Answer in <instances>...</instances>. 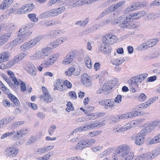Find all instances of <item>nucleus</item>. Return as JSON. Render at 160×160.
I'll use <instances>...</instances> for the list:
<instances>
[{
  "mask_svg": "<svg viewBox=\"0 0 160 160\" xmlns=\"http://www.w3.org/2000/svg\"><path fill=\"white\" fill-rule=\"evenodd\" d=\"M28 27L23 26L18 31V37L10 42L11 46L14 47L26 41L32 34L31 31L28 30Z\"/></svg>",
  "mask_w": 160,
  "mask_h": 160,
  "instance_id": "obj_1",
  "label": "nucleus"
},
{
  "mask_svg": "<svg viewBox=\"0 0 160 160\" xmlns=\"http://www.w3.org/2000/svg\"><path fill=\"white\" fill-rule=\"evenodd\" d=\"M130 148L128 145L123 144L117 147L115 151L116 155L124 158L125 160H129L134 157L133 153L130 152Z\"/></svg>",
  "mask_w": 160,
  "mask_h": 160,
  "instance_id": "obj_2",
  "label": "nucleus"
},
{
  "mask_svg": "<svg viewBox=\"0 0 160 160\" xmlns=\"http://www.w3.org/2000/svg\"><path fill=\"white\" fill-rule=\"evenodd\" d=\"M65 9V7H61L50 9L40 14V17L41 18H45L50 17L57 16L63 12Z\"/></svg>",
  "mask_w": 160,
  "mask_h": 160,
  "instance_id": "obj_3",
  "label": "nucleus"
},
{
  "mask_svg": "<svg viewBox=\"0 0 160 160\" xmlns=\"http://www.w3.org/2000/svg\"><path fill=\"white\" fill-rule=\"evenodd\" d=\"M43 36L39 35L23 43L20 47L21 50H28L35 47L42 39Z\"/></svg>",
  "mask_w": 160,
  "mask_h": 160,
  "instance_id": "obj_4",
  "label": "nucleus"
},
{
  "mask_svg": "<svg viewBox=\"0 0 160 160\" xmlns=\"http://www.w3.org/2000/svg\"><path fill=\"white\" fill-rule=\"evenodd\" d=\"M49 49L46 48L42 49L31 55L30 57V59L32 60H39L44 59L49 55Z\"/></svg>",
  "mask_w": 160,
  "mask_h": 160,
  "instance_id": "obj_5",
  "label": "nucleus"
},
{
  "mask_svg": "<svg viewBox=\"0 0 160 160\" xmlns=\"http://www.w3.org/2000/svg\"><path fill=\"white\" fill-rule=\"evenodd\" d=\"M147 133V129L143 128L137 135H132L131 138L132 139L134 140V143L136 144L140 145L144 143L145 137Z\"/></svg>",
  "mask_w": 160,
  "mask_h": 160,
  "instance_id": "obj_6",
  "label": "nucleus"
},
{
  "mask_svg": "<svg viewBox=\"0 0 160 160\" xmlns=\"http://www.w3.org/2000/svg\"><path fill=\"white\" fill-rule=\"evenodd\" d=\"M132 17L129 15H127L126 17V19L120 25V27L122 28L131 29L137 28L138 25L134 22H132Z\"/></svg>",
  "mask_w": 160,
  "mask_h": 160,
  "instance_id": "obj_7",
  "label": "nucleus"
},
{
  "mask_svg": "<svg viewBox=\"0 0 160 160\" xmlns=\"http://www.w3.org/2000/svg\"><path fill=\"white\" fill-rule=\"evenodd\" d=\"M158 41L157 38L148 40L138 46L137 49L139 51L144 50L155 46Z\"/></svg>",
  "mask_w": 160,
  "mask_h": 160,
  "instance_id": "obj_8",
  "label": "nucleus"
},
{
  "mask_svg": "<svg viewBox=\"0 0 160 160\" xmlns=\"http://www.w3.org/2000/svg\"><path fill=\"white\" fill-rule=\"evenodd\" d=\"M124 1H121L113 4L106 9L100 15V18L108 14L109 12L114 11L118 9L125 3Z\"/></svg>",
  "mask_w": 160,
  "mask_h": 160,
  "instance_id": "obj_9",
  "label": "nucleus"
},
{
  "mask_svg": "<svg viewBox=\"0 0 160 160\" xmlns=\"http://www.w3.org/2000/svg\"><path fill=\"white\" fill-rule=\"evenodd\" d=\"M117 40L116 35L111 34H106L102 38V42L105 45H109L115 43Z\"/></svg>",
  "mask_w": 160,
  "mask_h": 160,
  "instance_id": "obj_10",
  "label": "nucleus"
},
{
  "mask_svg": "<svg viewBox=\"0 0 160 160\" xmlns=\"http://www.w3.org/2000/svg\"><path fill=\"white\" fill-rule=\"evenodd\" d=\"M77 50H72L66 56L62 62L64 65H68L75 58Z\"/></svg>",
  "mask_w": 160,
  "mask_h": 160,
  "instance_id": "obj_11",
  "label": "nucleus"
},
{
  "mask_svg": "<svg viewBox=\"0 0 160 160\" xmlns=\"http://www.w3.org/2000/svg\"><path fill=\"white\" fill-rule=\"evenodd\" d=\"M59 56V53H56L52 54L44 61V64L48 67L52 66L57 61Z\"/></svg>",
  "mask_w": 160,
  "mask_h": 160,
  "instance_id": "obj_12",
  "label": "nucleus"
},
{
  "mask_svg": "<svg viewBox=\"0 0 160 160\" xmlns=\"http://www.w3.org/2000/svg\"><path fill=\"white\" fill-rule=\"evenodd\" d=\"M99 103L101 105L104 106L106 109L112 108L116 106V104L114 103V99H113L101 100L99 101Z\"/></svg>",
  "mask_w": 160,
  "mask_h": 160,
  "instance_id": "obj_13",
  "label": "nucleus"
},
{
  "mask_svg": "<svg viewBox=\"0 0 160 160\" xmlns=\"http://www.w3.org/2000/svg\"><path fill=\"white\" fill-rule=\"evenodd\" d=\"M19 149L13 147H8L5 150V152L7 156L10 158L15 157L18 153Z\"/></svg>",
  "mask_w": 160,
  "mask_h": 160,
  "instance_id": "obj_14",
  "label": "nucleus"
},
{
  "mask_svg": "<svg viewBox=\"0 0 160 160\" xmlns=\"http://www.w3.org/2000/svg\"><path fill=\"white\" fill-rule=\"evenodd\" d=\"M8 74L10 76V80L11 81L10 82L11 84L9 85L12 87H13L16 88L18 87V82L17 81V79L15 76L14 73L10 70L7 71Z\"/></svg>",
  "mask_w": 160,
  "mask_h": 160,
  "instance_id": "obj_15",
  "label": "nucleus"
},
{
  "mask_svg": "<svg viewBox=\"0 0 160 160\" xmlns=\"http://www.w3.org/2000/svg\"><path fill=\"white\" fill-rule=\"evenodd\" d=\"M12 35L11 32L5 33L0 37V47L5 44Z\"/></svg>",
  "mask_w": 160,
  "mask_h": 160,
  "instance_id": "obj_16",
  "label": "nucleus"
},
{
  "mask_svg": "<svg viewBox=\"0 0 160 160\" xmlns=\"http://www.w3.org/2000/svg\"><path fill=\"white\" fill-rule=\"evenodd\" d=\"M159 123V121H155L146 123L145 125L146 128H145L147 129V133L148 132H149L152 131L156 128Z\"/></svg>",
  "mask_w": 160,
  "mask_h": 160,
  "instance_id": "obj_17",
  "label": "nucleus"
},
{
  "mask_svg": "<svg viewBox=\"0 0 160 160\" xmlns=\"http://www.w3.org/2000/svg\"><path fill=\"white\" fill-rule=\"evenodd\" d=\"M22 60L19 54L17 55L9 61L6 64L7 68H9L13 66L15 63H17Z\"/></svg>",
  "mask_w": 160,
  "mask_h": 160,
  "instance_id": "obj_18",
  "label": "nucleus"
},
{
  "mask_svg": "<svg viewBox=\"0 0 160 160\" xmlns=\"http://www.w3.org/2000/svg\"><path fill=\"white\" fill-rule=\"evenodd\" d=\"M112 86L110 82H107L104 83L96 92L97 94H100L111 89Z\"/></svg>",
  "mask_w": 160,
  "mask_h": 160,
  "instance_id": "obj_19",
  "label": "nucleus"
},
{
  "mask_svg": "<svg viewBox=\"0 0 160 160\" xmlns=\"http://www.w3.org/2000/svg\"><path fill=\"white\" fill-rule=\"evenodd\" d=\"M26 70L31 76H35L37 74V70L34 65L32 63H29L28 64L26 68Z\"/></svg>",
  "mask_w": 160,
  "mask_h": 160,
  "instance_id": "obj_20",
  "label": "nucleus"
},
{
  "mask_svg": "<svg viewBox=\"0 0 160 160\" xmlns=\"http://www.w3.org/2000/svg\"><path fill=\"white\" fill-rule=\"evenodd\" d=\"M105 113L104 112H96L93 113L87 114L86 117L87 119L90 120H94L95 119L105 115Z\"/></svg>",
  "mask_w": 160,
  "mask_h": 160,
  "instance_id": "obj_21",
  "label": "nucleus"
},
{
  "mask_svg": "<svg viewBox=\"0 0 160 160\" xmlns=\"http://www.w3.org/2000/svg\"><path fill=\"white\" fill-rule=\"evenodd\" d=\"M14 0H3L0 5V10L8 9Z\"/></svg>",
  "mask_w": 160,
  "mask_h": 160,
  "instance_id": "obj_22",
  "label": "nucleus"
},
{
  "mask_svg": "<svg viewBox=\"0 0 160 160\" xmlns=\"http://www.w3.org/2000/svg\"><path fill=\"white\" fill-rule=\"evenodd\" d=\"M146 12L144 11H141L137 12L134 13H132L131 14L129 15L132 17V18H133L135 19H138L141 18L145 15H146Z\"/></svg>",
  "mask_w": 160,
  "mask_h": 160,
  "instance_id": "obj_23",
  "label": "nucleus"
},
{
  "mask_svg": "<svg viewBox=\"0 0 160 160\" xmlns=\"http://www.w3.org/2000/svg\"><path fill=\"white\" fill-rule=\"evenodd\" d=\"M9 52L8 51H3L0 53V63L7 61L9 58Z\"/></svg>",
  "mask_w": 160,
  "mask_h": 160,
  "instance_id": "obj_24",
  "label": "nucleus"
},
{
  "mask_svg": "<svg viewBox=\"0 0 160 160\" xmlns=\"http://www.w3.org/2000/svg\"><path fill=\"white\" fill-rule=\"evenodd\" d=\"M81 80L82 82L87 86H89L91 84V80L86 74H84L82 76Z\"/></svg>",
  "mask_w": 160,
  "mask_h": 160,
  "instance_id": "obj_25",
  "label": "nucleus"
},
{
  "mask_svg": "<svg viewBox=\"0 0 160 160\" xmlns=\"http://www.w3.org/2000/svg\"><path fill=\"white\" fill-rule=\"evenodd\" d=\"M59 23V21L58 20L52 21L51 20H46L42 21L41 23L44 26H50L54 25Z\"/></svg>",
  "mask_w": 160,
  "mask_h": 160,
  "instance_id": "obj_26",
  "label": "nucleus"
},
{
  "mask_svg": "<svg viewBox=\"0 0 160 160\" xmlns=\"http://www.w3.org/2000/svg\"><path fill=\"white\" fill-rule=\"evenodd\" d=\"M40 95V98L41 100H43L47 103L51 102L53 99L50 96L49 93Z\"/></svg>",
  "mask_w": 160,
  "mask_h": 160,
  "instance_id": "obj_27",
  "label": "nucleus"
},
{
  "mask_svg": "<svg viewBox=\"0 0 160 160\" xmlns=\"http://www.w3.org/2000/svg\"><path fill=\"white\" fill-rule=\"evenodd\" d=\"M160 142V133L159 134L150 140L148 143V145H151L157 144Z\"/></svg>",
  "mask_w": 160,
  "mask_h": 160,
  "instance_id": "obj_28",
  "label": "nucleus"
},
{
  "mask_svg": "<svg viewBox=\"0 0 160 160\" xmlns=\"http://www.w3.org/2000/svg\"><path fill=\"white\" fill-rule=\"evenodd\" d=\"M125 61V59L122 57L117 58L111 61V63L116 66L121 65Z\"/></svg>",
  "mask_w": 160,
  "mask_h": 160,
  "instance_id": "obj_29",
  "label": "nucleus"
},
{
  "mask_svg": "<svg viewBox=\"0 0 160 160\" xmlns=\"http://www.w3.org/2000/svg\"><path fill=\"white\" fill-rule=\"evenodd\" d=\"M140 157L142 160H152L153 159L150 152L145 153L140 155Z\"/></svg>",
  "mask_w": 160,
  "mask_h": 160,
  "instance_id": "obj_30",
  "label": "nucleus"
},
{
  "mask_svg": "<svg viewBox=\"0 0 160 160\" xmlns=\"http://www.w3.org/2000/svg\"><path fill=\"white\" fill-rule=\"evenodd\" d=\"M160 17V13L154 12L149 13L147 15V17L148 20H153Z\"/></svg>",
  "mask_w": 160,
  "mask_h": 160,
  "instance_id": "obj_31",
  "label": "nucleus"
},
{
  "mask_svg": "<svg viewBox=\"0 0 160 160\" xmlns=\"http://www.w3.org/2000/svg\"><path fill=\"white\" fill-rule=\"evenodd\" d=\"M148 74L143 73L135 76L138 82L141 83L142 81L145 80L148 77Z\"/></svg>",
  "mask_w": 160,
  "mask_h": 160,
  "instance_id": "obj_32",
  "label": "nucleus"
},
{
  "mask_svg": "<svg viewBox=\"0 0 160 160\" xmlns=\"http://www.w3.org/2000/svg\"><path fill=\"white\" fill-rule=\"evenodd\" d=\"M6 30H13L15 28V26L13 23L8 22L4 24L2 26Z\"/></svg>",
  "mask_w": 160,
  "mask_h": 160,
  "instance_id": "obj_33",
  "label": "nucleus"
},
{
  "mask_svg": "<svg viewBox=\"0 0 160 160\" xmlns=\"http://www.w3.org/2000/svg\"><path fill=\"white\" fill-rule=\"evenodd\" d=\"M84 4L83 0H73V3L71 5V8Z\"/></svg>",
  "mask_w": 160,
  "mask_h": 160,
  "instance_id": "obj_34",
  "label": "nucleus"
},
{
  "mask_svg": "<svg viewBox=\"0 0 160 160\" xmlns=\"http://www.w3.org/2000/svg\"><path fill=\"white\" fill-rule=\"evenodd\" d=\"M86 148L84 142L83 141L78 142L75 147V149L76 150H82Z\"/></svg>",
  "mask_w": 160,
  "mask_h": 160,
  "instance_id": "obj_35",
  "label": "nucleus"
},
{
  "mask_svg": "<svg viewBox=\"0 0 160 160\" xmlns=\"http://www.w3.org/2000/svg\"><path fill=\"white\" fill-rule=\"evenodd\" d=\"M109 45H101L100 50L104 54H107L111 52V50L108 47Z\"/></svg>",
  "mask_w": 160,
  "mask_h": 160,
  "instance_id": "obj_36",
  "label": "nucleus"
},
{
  "mask_svg": "<svg viewBox=\"0 0 160 160\" xmlns=\"http://www.w3.org/2000/svg\"><path fill=\"white\" fill-rule=\"evenodd\" d=\"M60 34V31L58 30H53L48 34V37L54 38L58 36Z\"/></svg>",
  "mask_w": 160,
  "mask_h": 160,
  "instance_id": "obj_37",
  "label": "nucleus"
},
{
  "mask_svg": "<svg viewBox=\"0 0 160 160\" xmlns=\"http://www.w3.org/2000/svg\"><path fill=\"white\" fill-rule=\"evenodd\" d=\"M8 98L14 102V104L16 106H18L19 104V101L17 98L13 94L9 93L8 95Z\"/></svg>",
  "mask_w": 160,
  "mask_h": 160,
  "instance_id": "obj_38",
  "label": "nucleus"
},
{
  "mask_svg": "<svg viewBox=\"0 0 160 160\" xmlns=\"http://www.w3.org/2000/svg\"><path fill=\"white\" fill-rule=\"evenodd\" d=\"M83 141L87 148L93 144L95 143V140L94 139H89L84 140Z\"/></svg>",
  "mask_w": 160,
  "mask_h": 160,
  "instance_id": "obj_39",
  "label": "nucleus"
},
{
  "mask_svg": "<svg viewBox=\"0 0 160 160\" xmlns=\"http://www.w3.org/2000/svg\"><path fill=\"white\" fill-rule=\"evenodd\" d=\"M24 7L26 8V12L27 13L31 11L34 8V5L32 3H28L23 5Z\"/></svg>",
  "mask_w": 160,
  "mask_h": 160,
  "instance_id": "obj_40",
  "label": "nucleus"
},
{
  "mask_svg": "<svg viewBox=\"0 0 160 160\" xmlns=\"http://www.w3.org/2000/svg\"><path fill=\"white\" fill-rule=\"evenodd\" d=\"M151 153L153 159L157 157L160 154V146L156 148Z\"/></svg>",
  "mask_w": 160,
  "mask_h": 160,
  "instance_id": "obj_41",
  "label": "nucleus"
},
{
  "mask_svg": "<svg viewBox=\"0 0 160 160\" xmlns=\"http://www.w3.org/2000/svg\"><path fill=\"white\" fill-rule=\"evenodd\" d=\"M156 100V98H152L149 99L147 101L143 103L144 107H145V108L149 107L151 104L155 102Z\"/></svg>",
  "mask_w": 160,
  "mask_h": 160,
  "instance_id": "obj_42",
  "label": "nucleus"
},
{
  "mask_svg": "<svg viewBox=\"0 0 160 160\" xmlns=\"http://www.w3.org/2000/svg\"><path fill=\"white\" fill-rule=\"evenodd\" d=\"M17 81L18 82V86L20 84L21 90L22 92H24L26 89V84L22 81L20 79L17 80Z\"/></svg>",
  "mask_w": 160,
  "mask_h": 160,
  "instance_id": "obj_43",
  "label": "nucleus"
},
{
  "mask_svg": "<svg viewBox=\"0 0 160 160\" xmlns=\"http://www.w3.org/2000/svg\"><path fill=\"white\" fill-rule=\"evenodd\" d=\"M89 22V19L88 18H86L82 21H78L75 22V24L81 27L85 26Z\"/></svg>",
  "mask_w": 160,
  "mask_h": 160,
  "instance_id": "obj_44",
  "label": "nucleus"
},
{
  "mask_svg": "<svg viewBox=\"0 0 160 160\" xmlns=\"http://www.w3.org/2000/svg\"><path fill=\"white\" fill-rule=\"evenodd\" d=\"M19 4L17 3L14 5L12 6L10 9H8L9 12V13H12L15 12L17 10L19 6Z\"/></svg>",
  "mask_w": 160,
  "mask_h": 160,
  "instance_id": "obj_45",
  "label": "nucleus"
},
{
  "mask_svg": "<svg viewBox=\"0 0 160 160\" xmlns=\"http://www.w3.org/2000/svg\"><path fill=\"white\" fill-rule=\"evenodd\" d=\"M128 83L129 84H134L138 88V84L135 76L130 78L128 81Z\"/></svg>",
  "mask_w": 160,
  "mask_h": 160,
  "instance_id": "obj_46",
  "label": "nucleus"
},
{
  "mask_svg": "<svg viewBox=\"0 0 160 160\" xmlns=\"http://www.w3.org/2000/svg\"><path fill=\"white\" fill-rule=\"evenodd\" d=\"M72 103L70 102H68L67 104V108L66 109V110L67 112H69L71 111L74 110V108L72 106Z\"/></svg>",
  "mask_w": 160,
  "mask_h": 160,
  "instance_id": "obj_47",
  "label": "nucleus"
},
{
  "mask_svg": "<svg viewBox=\"0 0 160 160\" xmlns=\"http://www.w3.org/2000/svg\"><path fill=\"white\" fill-rule=\"evenodd\" d=\"M85 62L86 66L89 68H90L92 67V62L89 57H87L85 58Z\"/></svg>",
  "mask_w": 160,
  "mask_h": 160,
  "instance_id": "obj_48",
  "label": "nucleus"
},
{
  "mask_svg": "<svg viewBox=\"0 0 160 160\" xmlns=\"http://www.w3.org/2000/svg\"><path fill=\"white\" fill-rule=\"evenodd\" d=\"M63 82V81L61 79H58L57 80L54 85L55 88L58 90L59 88L61 87V85L62 84Z\"/></svg>",
  "mask_w": 160,
  "mask_h": 160,
  "instance_id": "obj_49",
  "label": "nucleus"
},
{
  "mask_svg": "<svg viewBox=\"0 0 160 160\" xmlns=\"http://www.w3.org/2000/svg\"><path fill=\"white\" fill-rule=\"evenodd\" d=\"M132 125L130 122L121 127L122 132L126 131L132 128Z\"/></svg>",
  "mask_w": 160,
  "mask_h": 160,
  "instance_id": "obj_50",
  "label": "nucleus"
},
{
  "mask_svg": "<svg viewBox=\"0 0 160 160\" xmlns=\"http://www.w3.org/2000/svg\"><path fill=\"white\" fill-rule=\"evenodd\" d=\"M73 70L72 74L75 76H77L79 75L80 72V69L79 67H72Z\"/></svg>",
  "mask_w": 160,
  "mask_h": 160,
  "instance_id": "obj_51",
  "label": "nucleus"
},
{
  "mask_svg": "<svg viewBox=\"0 0 160 160\" xmlns=\"http://www.w3.org/2000/svg\"><path fill=\"white\" fill-rule=\"evenodd\" d=\"M28 17L30 20L34 22H37L38 21V18H36V15L34 13L29 14L28 15Z\"/></svg>",
  "mask_w": 160,
  "mask_h": 160,
  "instance_id": "obj_52",
  "label": "nucleus"
},
{
  "mask_svg": "<svg viewBox=\"0 0 160 160\" xmlns=\"http://www.w3.org/2000/svg\"><path fill=\"white\" fill-rule=\"evenodd\" d=\"M132 4V6H129L126 9L124 10L123 13L124 14H126L136 10Z\"/></svg>",
  "mask_w": 160,
  "mask_h": 160,
  "instance_id": "obj_53",
  "label": "nucleus"
},
{
  "mask_svg": "<svg viewBox=\"0 0 160 160\" xmlns=\"http://www.w3.org/2000/svg\"><path fill=\"white\" fill-rule=\"evenodd\" d=\"M58 44H57L56 43V42L55 41L51 42L50 44L49 47H47L46 48H50L49 49V52H50V51L55 48H56L58 46Z\"/></svg>",
  "mask_w": 160,
  "mask_h": 160,
  "instance_id": "obj_54",
  "label": "nucleus"
},
{
  "mask_svg": "<svg viewBox=\"0 0 160 160\" xmlns=\"http://www.w3.org/2000/svg\"><path fill=\"white\" fill-rule=\"evenodd\" d=\"M56 128V127L55 125H53L50 127L48 129V132L50 135H52L54 132Z\"/></svg>",
  "mask_w": 160,
  "mask_h": 160,
  "instance_id": "obj_55",
  "label": "nucleus"
},
{
  "mask_svg": "<svg viewBox=\"0 0 160 160\" xmlns=\"http://www.w3.org/2000/svg\"><path fill=\"white\" fill-rule=\"evenodd\" d=\"M67 40V38L66 37H64L63 38H59L57 40H56L55 41L56 42V43H57V44H58V46H59L60 44L65 42Z\"/></svg>",
  "mask_w": 160,
  "mask_h": 160,
  "instance_id": "obj_56",
  "label": "nucleus"
},
{
  "mask_svg": "<svg viewBox=\"0 0 160 160\" xmlns=\"http://www.w3.org/2000/svg\"><path fill=\"white\" fill-rule=\"evenodd\" d=\"M114 103L116 104L117 103L118 104L120 103L122 101V96L121 95H118L114 99Z\"/></svg>",
  "mask_w": 160,
  "mask_h": 160,
  "instance_id": "obj_57",
  "label": "nucleus"
},
{
  "mask_svg": "<svg viewBox=\"0 0 160 160\" xmlns=\"http://www.w3.org/2000/svg\"><path fill=\"white\" fill-rule=\"evenodd\" d=\"M13 137L14 138L17 139H19L23 137L20 130L17 131L16 132H15Z\"/></svg>",
  "mask_w": 160,
  "mask_h": 160,
  "instance_id": "obj_58",
  "label": "nucleus"
},
{
  "mask_svg": "<svg viewBox=\"0 0 160 160\" xmlns=\"http://www.w3.org/2000/svg\"><path fill=\"white\" fill-rule=\"evenodd\" d=\"M24 123V121H20L17 122H16L13 123L12 125V127L14 128H17L19 126H21Z\"/></svg>",
  "mask_w": 160,
  "mask_h": 160,
  "instance_id": "obj_59",
  "label": "nucleus"
},
{
  "mask_svg": "<svg viewBox=\"0 0 160 160\" xmlns=\"http://www.w3.org/2000/svg\"><path fill=\"white\" fill-rule=\"evenodd\" d=\"M102 132V131H94L90 132L89 134V135L90 137H92L98 135L99 134H101Z\"/></svg>",
  "mask_w": 160,
  "mask_h": 160,
  "instance_id": "obj_60",
  "label": "nucleus"
},
{
  "mask_svg": "<svg viewBox=\"0 0 160 160\" xmlns=\"http://www.w3.org/2000/svg\"><path fill=\"white\" fill-rule=\"evenodd\" d=\"M15 117L14 116H12L9 117H8L4 119L6 125L8 123L11 122L15 118Z\"/></svg>",
  "mask_w": 160,
  "mask_h": 160,
  "instance_id": "obj_61",
  "label": "nucleus"
},
{
  "mask_svg": "<svg viewBox=\"0 0 160 160\" xmlns=\"http://www.w3.org/2000/svg\"><path fill=\"white\" fill-rule=\"evenodd\" d=\"M138 99L139 101L143 102L147 99V96L143 93L141 94L138 96Z\"/></svg>",
  "mask_w": 160,
  "mask_h": 160,
  "instance_id": "obj_62",
  "label": "nucleus"
},
{
  "mask_svg": "<svg viewBox=\"0 0 160 160\" xmlns=\"http://www.w3.org/2000/svg\"><path fill=\"white\" fill-rule=\"evenodd\" d=\"M24 7L23 5L22 7L21 8H19L17 10V12L18 13L20 14H22L24 13H27V12H26L25 10L26 9Z\"/></svg>",
  "mask_w": 160,
  "mask_h": 160,
  "instance_id": "obj_63",
  "label": "nucleus"
},
{
  "mask_svg": "<svg viewBox=\"0 0 160 160\" xmlns=\"http://www.w3.org/2000/svg\"><path fill=\"white\" fill-rule=\"evenodd\" d=\"M68 94L71 99L73 100L76 99L77 98L76 92L74 91H70L68 93Z\"/></svg>",
  "mask_w": 160,
  "mask_h": 160,
  "instance_id": "obj_64",
  "label": "nucleus"
}]
</instances>
